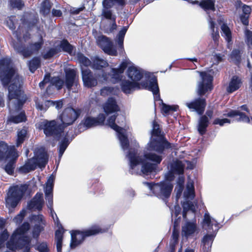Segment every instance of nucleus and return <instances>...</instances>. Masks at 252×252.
Instances as JSON below:
<instances>
[{
	"mask_svg": "<svg viewBox=\"0 0 252 252\" xmlns=\"http://www.w3.org/2000/svg\"><path fill=\"white\" fill-rule=\"evenodd\" d=\"M170 144L161 134L159 125L154 121L153 123L152 138L148 143L143 156H138L134 149L128 150L126 157L129 161V172L131 174L148 175L155 172L157 165L162 157L160 155Z\"/></svg>",
	"mask_w": 252,
	"mask_h": 252,
	"instance_id": "1",
	"label": "nucleus"
},
{
	"mask_svg": "<svg viewBox=\"0 0 252 252\" xmlns=\"http://www.w3.org/2000/svg\"><path fill=\"white\" fill-rule=\"evenodd\" d=\"M0 79L4 86L9 83L8 87V102L10 116L7 123L18 124L26 121V116L24 112L21 111L23 105L26 100V97L21 90L22 79L13 67L11 60L9 58H3L0 60Z\"/></svg>",
	"mask_w": 252,
	"mask_h": 252,
	"instance_id": "2",
	"label": "nucleus"
},
{
	"mask_svg": "<svg viewBox=\"0 0 252 252\" xmlns=\"http://www.w3.org/2000/svg\"><path fill=\"white\" fill-rule=\"evenodd\" d=\"M200 79L197 82L196 88V94L200 96L190 102L185 103L186 106L191 111L196 112L201 115L206 105V100L201 97L211 92L213 89V76L207 72H199Z\"/></svg>",
	"mask_w": 252,
	"mask_h": 252,
	"instance_id": "3",
	"label": "nucleus"
},
{
	"mask_svg": "<svg viewBox=\"0 0 252 252\" xmlns=\"http://www.w3.org/2000/svg\"><path fill=\"white\" fill-rule=\"evenodd\" d=\"M127 75L132 81L136 82L144 77L145 80L140 83L142 88L152 92L156 100L160 99L157 78L153 73L146 72L142 69L132 65L128 68Z\"/></svg>",
	"mask_w": 252,
	"mask_h": 252,
	"instance_id": "4",
	"label": "nucleus"
},
{
	"mask_svg": "<svg viewBox=\"0 0 252 252\" xmlns=\"http://www.w3.org/2000/svg\"><path fill=\"white\" fill-rule=\"evenodd\" d=\"M30 229V224L24 222L13 233L11 238L6 244L8 249L14 251L24 248L23 252H30L31 247V238L25 235V233Z\"/></svg>",
	"mask_w": 252,
	"mask_h": 252,
	"instance_id": "5",
	"label": "nucleus"
},
{
	"mask_svg": "<svg viewBox=\"0 0 252 252\" xmlns=\"http://www.w3.org/2000/svg\"><path fill=\"white\" fill-rule=\"evenodd\" d=\"M22 29V27L20 26L16 31L14 32V34L15 35L18 43H13V46L15 50L23 56L24 58H28L40 49L43 44L42 38L41 37L40 41L34 43L30 44L26 47L23 46L22 45L23 43V40L21 39L22 37H23V40L26 42L30 38V34L27 32L24 33L23 31H22V33H21Z\"/></svg>",
	"mask_w": 252,
	"mask_h": 252,
	"instance_id": "6",
	"label": "nucleus"
},
{
	"mask_svg": "<svg viewBox=\"0 0 252 252\" xmlns=\"http://www.w3.org/2000/svg\"><path fill=\"white\" fill-rule=\"evenodd\" d=\"M165 180L159 183L144 182L148 189L152 191L153 193L158 198L165 200L170 196L173 189V185L171 181L174 179V175L170 170L165 175Z\"/></svg>",
	"mask_w": 252,
	"mask_h": 252,
	"instance_id": "7",
	"label": "nucleus"
},
{
	"mask_svg": "<svg viewBox=\"0 0 252 252\" xmlns=\"http://www.w3.org/2000/svg\"><path fill=\"white\" fill-rule=\"evenodd\" d=\"M116 120L117 123L121 126L125 124V118L124 116L118 115L116 116L114 114L108 119L106 124L117 132L121 148L125 151L128 149L129 147V142L126 132V127L123 128L121 126H118L115 123Z\"/></svg>",
	"mask_w": 252,
	"mask_h": 252,
	"instance_id": "8",
	"label": "nucleus"
},
{
	"mask_svg": "<svg viewBox=\"0 0 252 252\" xmlns=\"http://www.w3.org/2000/svg\"><path fill=\"white\" fill-rule=\"evenodd\" d=\"M48 160V157L44 149H38L34 151V156L28 159L25 164L20 167L19 172L22 173H27L35 170L37 167L40 168H44Z\"/></svg>",
	"mask_w": 252,
	"mask_h": 252,
	"instance_id": "9",
	"label": "nucleus"
},
{
	"mask_svg": "<svg viewBox=\"0 0 252 252\" xmlns=\"http://www.w3.org/2000/svg\"><path fill=\"white\" fill-rule=\"evenodd\" d=\"M202 226L203 229L208 232V234L204 236L202 240L204 247L208 251L212 246L216 233L219 230V226L217 221L211 217L208 212L204 214Z\"/></svg>",
	"mask_w": 252,
	"mask_h": 252,
	"instance_id": "10",
	"label": "nucleus"
},
{
	"mask_svg": "<svg viewBox=\"0 0 252 252\" xmlns=\"http://www.w3.org/2000/svg\"><path fill=\"white\" fill-rule=\"evenodd\" d=\"M108 229V228H102L98 226H94L83 231L79 230L72 231L71 232L70 246L71 249H74L80 245L84 241L86 237L106 232Z\"/></svg>",
	"mask_w": 252,
	"mask_h": 252,
	"instance_id": "11",
	"label": "nucleus"
},
{
	"mask_svg": "<svg viewBox=\"0 0 252 252\" xmlns=\"http://www.w3.org/2000/svg\"><path fill=\"white\" fill-rule=\"evenodd\" d=\"M28 188L27 185H21L11 187L5 198L6 206L10 213L13 212Z\"/></svg>",
	"mask_w": 252,
	"mask_h": 252,
	"instance_id": "12",
	"label": "nucleus"
},
{
	"mask_svg": "<svg viewBox=\"0 0 252 252\" xmlns=\"http://www.w3.org/2000/svg\"><path fill=\"white\" fill-rule=\"evenodd\" d=\"M45 198L47 201V206L50 210L51 216H52L55 225L59 228L55 233V239L56 242L57 250L58 252H62V241L63 233L62 230L60 229L61 224L59 222V220L54 212L53 209V191L45 192Z\"/></svg>",
	"mask_w": 252,
	"mask_h": 252,
	"instance_id": "13",
	"label": "nucleus"
},
{
	"mask_svg": "<svg viewBox=\"0 0 252 252\" xmlns=\"http://www.w3.org/2000/svg\"><path fill=\"white\" fill-rule=\"evenodd\" d=\"M184 196L186 200L183 203V217L186 218V212L190 210L192 213L195 211V206L190 201L195 196L194 188L192 182H189L186 186V189L184 192Z\"/></svg>",
	"mask_w": 252,
	"mask_h": 252,
	"instance_id": "14",
	"label": "nucleus"
},
{
	"mask_svg": "<svg viewBox=\"0 0 252 252\" xmlns=\"http://www.w3.org/2000/svg\"><path fill=\"white\" fill-rule=\"evenodd\" d=\"M80 113L79 110H75L72 107H67L64 109L59 116L62 123L61 125L63 128L72 125L79 117Z\"/></svg>",
	"mask_w": 252,
	"mask_h": 252,
	"instance_id": "15",
	"label": "nucleus"
},
{
	"mask_svg": "<svg viewBox=\"0 0 252 252\" xmlns=\"http://www.w3.org/2000/svg\"><path fill=\"white\" fill-rule=\"evenodd\" d=\"M81 76L84 86L89 88L96 86L100 77V74L93 73L90 69L83 67L81 68Z\"/></svg>",
	"mask_w": 252,
	"mask_h": 252,
	"instance_id": "16",
	"label": "nucleus"
},
{
	"mask_svg": "<svg viewBox=\"0 0 252 252\" xmlns=\"http://www.w3.org/2000/svg\"><path fill=\"white\" fill-rule=\"evenodd\" d=\"M97 45L107 54L111 56H117V51L113 43L107 37L101 35L96 39Z\"/></svg>",
	"mask_w": 252,
	"mask_h": 252,
	"instance_id": "17",
	"label": "nucleus"
},
{
	"mask_svg": "<svg viewBox=\"0 0 252 252\" xmlns=\"http://www.w3.org/2000/svg\"><path fill=\"white\" fill-rule=\"evenodd\" d=\"M40 126L47 136L58 135L62 132L63 129L62 125L57 126L55 121L44 120L41 123Z\"/></svg>",
	"mask_w": 252,
	"mask_h": 252,
	"instance_id": "18",
	"label": "nucleus"
},
{
	"mask_svg": "<svg viewBox=\"0 0 252 252\" xmlns=\"http://www.w3.org/2000/svg\"><path fill=\"white\" fill-rule=\"evenodd\" d=\"M30 219L32 222L34 223L32 231V237L37 239L40 232L43 230L45 225L44 218L41 214L32 215L31 216Z\"/></svg>",
	"mask_w": 252,
	"mask_h": 252,
	"instance_id": "19",
	"label": "nucleus"
},
{
	"mask_svg": "<svg viewBox=\"0 0 252 252\" xmlns=\"http://www.w3.org/2000/svg\"><path fill=\"white\" fill-rule=\"evenodd\" d=\"M170 166V171L173 174H176L181 175L184 173L185 167L191 169L193 168V164L191 162L184 160L183 161L176 160L173 161Z\"/></svg>",
	"mask_w": 252,
	"mask_h": 252,
	"instance_id": "20",
	"label": "nucleus"
},
{
	"mask_svg": "<svg viewBox=\"0 0 252 252\" xmlns=\"http://www.w3.org/2000/svg\"><path fill=\"white\" fill-rule=\"evenodd\" d=\"M19 155L14 146H10L8 153L6 157V159L8 162L5 167V171L9 175H12L14 169V163Z\"/></svg>",
	"mask_w": 252,
	"mask_h": 252,
	"instance_id": "21",
	"label": "nucleus"
},
{
	"mask_svg": "<svg viewBox=\"0 0 252 252\" xmlns=\"http://www.w3.org/2000/svg\"><path fill=\"white\" fill-rule=\"evenodd\" d=\"M198 227L195 221H187L182 226V235L183 237L188 238L193 236L194 233H198Z\"/></svg>",
	"mask_w": 252,
	"mask_h": 252,
	"instance_id": "22",
	"label": "nucleus"
},
{
	"mask_svg": "<svg viewBox=\"0 0 252 252\" xmlns=\"http://www.w3.org/2000/svg\"><path fill=\"white\" fill-rule=\"evenodd\" d=\"M64 84L69 91L75 86L76 87L78 84V79L76 77V72L74 69H69L65 71V80Z\"/></svg>",
	"mask_w": 252,
	"mask_h": 252,
	"instance_id": "23",
	"label": "nucleus"
},
{
	"mask_svg": "<svg viewBox=\"0 0 252 252\" xmlns=\"http://www.w3.org/2000/svg\"><path fill=\"white\" fill-rule=\"evenodd\" d=\"M122 91L126 94H129L133 91L140 89L142 87L139 82L130 81L128 80H123L121 83Z\"/></svg>",
	"mask_w": 252,
	"mask_h": 252,
	"instance_id": "24",
	"label": "nucleus"
},
{
	"mask_svg": "<svg viewBox=\"0 0 252 252\" xmlns=\"http://www.w3.org/2000/svg\"><path fill=\"white\" fill-rule=\"evenodd\" d=\"M43 194L37 192L28 204V208L32 210H41L44 205Z\"/></svg>",
	"mask_w": 252,
	"mask_h": 252,
	"instance_id": "25",
	"label": "nucleus"
},
{
	"mask_svg": "<svg viewBox=\"0 0 252 252\" xmlns=\"http://www.w3.org/2000/svg\"><path fill=\"white\" fill-rule=\"evenodd\" d=\"M127 66L126 62H122L118 68H111L110 75L114 83L118 82L122 78V74Z\"/></svg>",
	"mask_w": 252,
	"mask_h": 252,
	"instance_id": "26",
	"label": "nucleus"
},
{
	"mask_svg": "<svg viewBox=\"0 0 252 252\" xmlns=\"http://www.w3.org/2000/svg\"><path fill=\"white\" fill-rule=\"evenodd\" d=\"M221 23L222 21H221ZM221 36L227 42V47L230 49L233 44L232 32L230 28L225 23H221Z\"/></svg>",
	"mask_w": 252,
	"mask_h": 252,
	"instance_id": "27",
	"label": "nucleus"
},
{
	"mask_svg": "<svg viewBox=\"0 0 252 252\" xmlns=\"http://www.w3.org/2000/svg\"><path fill=\"white\" fill-rule=\"evenodd\" d=\"M103 109L104 112L108 114L115 113L119 110L115 99L111 97L109 98L107 101L105 103L103 106Z\"/></svg>",
	"mask_w": 252,
	"mask_h": 252,
	"instance_id": "28",
	"label": "nucleus"
},
{
	"mask_svg": "<svg viewBox=\"0 0 252 252\" xmlns=\"http://www.w3.org/2000/svg\"><path fill=\"white\" fill-rule=\"evenodd\" d=\"M241 84V79L238 76H232L226 89L227 93L230 94L237 91L240 88Z\"/></svg>",
	"mask_w": 252,
	"mask_h": 252,
	"instance_id": "29",
	"label": "nucleus"
},
{
	"mask_svg": "<svg viewBox=\"0 0 252 252\" xmlns=\"http://www.w3.org/2000/svg\"><path fill=\"white\" fill-rule=\"evenodd\" d=\"M128 27V26L123 27L119 32L115 39V42L117 43L118 46V49L120 52H123L124 51V39Z\"/></svg>",
	"mask_w": 252,
	"mask_h": 252,
	"instance_id": "30",
	"label": "nucleus"
},
{
	"mask_svg": "<svg viewBox=\"0 0 252 252\" xmlns=\"http://www.w3.org/2000/svg\"><path fill=\"white\" fill-rule=\"evenodd\" d=\"M209 121L208 117L206 115L201 116L198 121L197 129L201 135L204 134L209 126Z\"/></svg>",
	"mask_w": 252,
	"mask_h": 252,
	"instance_id": "31",
	"label": "nucleus"
},
{
	"mask_svg": "<svg viewBox=\"0 0 252 252\" xmlns=\"http://www.w3.org/2000/svg\"><path fill=\"white\" fill-rule=\"evenodd\" d=\"M92 64L91 67L94 69H100L108 65L107 62L97 56L91 58Z\"/></svg>",
	"mask_w": 252,
	"mask_h": 252,
	"instance_id": "32",
	"label": "nucleus"
},
{
	"mask_svg": "<svg viewBox=\"0 0 252 252\" xmlns=\"http://www.w3.org/2000/svg\"><path fill=\"white\" fill-rule=\"evenodd\" d=\"M243 51L240 49H234L231 51L230 57L232 61L237 65H239L241 63V57Z\"/></svg>",
	"mask_w": 252,
	"mask_h": 252,
	"instance_id": "33",
	"label": "nucleus"
},
{
	"mask_svg": "<svg viewBox=\"0 0 252 252\" xmlns=\"http://www.w3.org/2000/svg\"><path fill=\"white\" fill-rule=\"evenodd\" d=\"M215 0H202L199 3V6L206 11H215Z\"/></svg>",
	"mask_w": 252,
	"mask_h": 252,
	"instance_id": "34",
	"label": "nucleus"
},
{
	"mask_svg": "<svg viewBox=\"0 0 252 252\" xmlns=\"http://www.w3.org/2000/svg\"><path fill=\"white\" fill-rule=\"evenodd\" d=\"M70 143V140L67 138L64 137L63 138L59 144V160L61 158L63 153L66 150Z\"/></svg>",
	"mask_w": 252,
	"mask_h": 252,
	"instance_id": "35",
	"label": "nucleus"
},
{
	"mask_svg": "<svg viewBox=\"0 0 252 252\" xmlns=\"http://www.w3.org/2000/svg\"><path fill=\"white\" fill-rule=\"evenodd\" d=\"M115 2L122 6L126 4L125 0H103L102 2V8L110 9L113 7Z\"/></svg>",
	"mask_w": 252,
	"mask_h": 252,
	"instance_id": "36",
	"label": "nucleus"
},
{
	"mask_svg": "<svg viewBox=\"0 0 252 252\" xmlns=\"http://www.w3.org/2000/svg\"><path fill=\"white\" fill-rule=\"evenodd\" d=\"M209 19L208 21L210 23V27L212 30V37L215 42H218L219 39L220 37L219 32L217 29H216V30L215 31V23L213 21L212 18H211V17L210 15H209Z\"/></svg>",
	"mask_w": 252,
	"mask_h": 252,
	"instance_id": "37",
	"label": "nucleus"
},
{
	"mask_svg": "<svg viewBox=\"0 0 252 252\" xmlns=\"http://www.w3.org/2000/svg\"><path fill=\"white\" fill-rule=\"evenodd\" d=\"M101 15L104 18L111 21H115L116 19V15L113 14L112 10L109 8H102Z\"/></svg>",
	"mask_w": 252,
	"mask_h": 252,
	"instance_id": "38",
	"label": "nucleus"
},
{
	"mask_svg": "<svg viewBox=\"0 0 252 252\" xmlns=\"http://www.w3.org/2000/svg\"><path fill=\"white\" fill-rule=\"evenodd\" d=\"M77 59L81 64V68L82 66H90L92 64V60H89L87 57H85L83 54L81 53H78L77 54Z\"/></svg>",
	"mask_w": 252,
	"mask_h": 252,
	"instance_id": "39",
	"label": "nucleus"
},
{
	"mask_svg": "<svg viewBox=\"0 0 252 252\" xmlns=\"http://www.w3.org/2000/svg\"><path fill=\"white\" fill-rule=\"evenodd\" d=\"M96 119L88 117L84 119L79 126H81L82 125H83L86 128H88L94 126H96Z\"/></svg>",
	"mask_w": 252,
	"mask_h": 252,
	"instance_id": "40",
	"label": "nucleus"
},
{
	"mask_svg": "<svg viewBox=\"0 0 252 252\" xmlns=\"http://www.w3.org/2000/svg\"><path fill=\"white\" fill-rule=\"evenodd\" d=\"M10 148V147H9L4 142H0V161L6 158Z\"/></svg>",
	"mask_w": 252,
	"mask_h": 252,
	"instance_id": "41",
	"label": "nucleus"
},
{
	"mask_svg": "<svg viewBox=\"0 0 252 252\" xmlns=\"http://www.w3.org/2000/svg\"><path fill=\"white\" fill-rule=\"evenodd\" d=\"M51 8V5L48 0H44L41 3L40 12L44 16L47 15L50 13Z\"/></svg>",
	"mask_w": 252,
	"mask_h": 252,
	"instance_id": "42",
	"label": "nucleus"
},
{
	"mask_svg": "<svg viewBox=\"0 0 252 252\" xmlns=\"http://www.w3.org/2000/svg\"><path fill=\"white\" fill-rule=\"evenodd\" d=\"M178 105H168L163 104L162 106V111L165 115H169L173 112L176 111L178 109Z\"/></svg>",
	"mask_w": 252,
	"mask_h": 252,
	"instance_id": "43",
	"label": "nucleus"
},
{
	"mask_svg": "<svg viewBox=\"0 0 252 252\" xmlns=\"http://www.w3.org/2000/svg\"><path fill=\"white\" fill-rule=\"evenodd\" d=\"M60 47L63 51L69 54H71L73 50V46L66 40H63L61 41Z\"/></svg>",
	"mask_w": 252,
	"mask_h": 252,
	"instance_id": "44",
	"label": "nucleus"
},
{
	"mask_svg": "<svg viewBox=\"0 0 252 252\" xmlns=\"http://www.w3.org/2000/svg\"><path fill=\"white\" fill-rule=\"evenodd\" d=\"M40 61L38 58H34L29 62V67L30 71L33 73L35 70L39 66Z\"/></svg>",
	"mask_w": 252,
	"mask_h": 252,
	"instance_id": "45",
	"label": "nucleus"
},
{
	"mask_svg": "<svg viewBox=\"0 0 252 252\" xmlns=\"http://www.w3.org/2000/svg\"><path fill=\"white\" fill-rule=\"evenodd\" d=\"M27 135V130L25 129H22L18 131L17 139L16 141V146L19 147L22 143H23Z\"/></svg>",
	"mask_w": 252,
	"mask_h": 252,
	"instance_id": "46",
	"label": "nucleus"
},
{
	"mask_svg": "<svg viewBox=\"0 0 252 252\" xmlns=\"http://www.w3.org/2000/svg\"><path fill=\"white\" fill-rule=\"evenodd\" d=\"M55 178V177L53 174L49 176L46 183L44 192L53 191Z\"/></svg>",
	"mask_w": 252,
	"mask_h": 252,
	"instance_id": "47",
	"label": "nucleus"
},
{
	"mask_svg": "<svg viewBox=\"0 0 252 252\" xmlns=\"http://www.w3.org/2000/svg\"><path fill=\"white\" fill-rule=\"evenodd\" d=\"M53 101L46 100L43 103L36 102V108L41 111H46L49 107L52 106Z\"/></svg>",
	"mask_w": 252,
	"mask_h": 252,
	"instance_id": "48",
	"label": "nucleus"
},
{
	"mask_svg": "<svg viewBox=\"0 0 252 252\" xmlns=\"http://www.w3.org/2000/svg\"><path fill=\"white\" fill-rule=\"evenodd\" d=\"M64 83V81L59 77H54L51 80V84L53 86H55L58 90H60Z\"/></svg>",
	"mask_w": 252,
	"mask_h": 252,
	"instance_id": "49",
	"label": "nucleus"
},
{
	"mask_svg": "<svg viewBox=\"0 0 252 252\" xmlns=\"http://www.w3.org/2000/svg\"><path fill=\"white\" fill-rule=\"evenodd\" d=\"M10 5L13 8L21 9L24 4L21 0H10Z\"/></svg>",
	"mask_w": 252,
	"mask_h": 252,
	"instance_id": "50",
	"label": "nucleus"
},
{
	"mask_svg": "<svg viewBox=\"0 0 252 252\" xmlns=\"http://www.w3.org/2000/svg\"><path fill=\"white\" fill-rule=\"evenodd\" d=\"M26 214V211L23 209L20 211V213L18 214L13 220V221L17 224L21 223Z\"/></svg>",
	"mask_w": 252,
	"mask_h": 252,
	"instance_id": "51",
	"label": "nucleus"
},
{
	"mask_svg": "<svg viewBox=\"0 0 252 252\" xmlns=\"http://www.w3.org/2000/svg\"><path fill=\"white\" fill-rule=\"evenodd\" d=\"M15 21L16 17L14 16L10 17L6 21V25L10 29L13 30L15 29Z\"/></svg>",
	"mask_w": 252,
	"mask_h": 252,
	"instance_id": "52",
	"label": "nucleus"
},
{
	"mask_svg": "<svg viewBox=\"0 0 252 252\" xmlns=\"http://www.w3.org/2000/svg\"><path fill=\"white\" fill-rule=\"evenodd\" d=\"M114 89L110 87H104L100 91V94L105 96L111 94L112 93Z\"/></svg>",
	"mask_w": 252,
	"mask_h": 252,
	"instance_id": "53",
	"label": "nucleus"
},
{
	"mask_svg": "<svg viewBox=\"0 0 252 252\" xmlns=\"http://www.w3.org/2000/svg\"><path fill=\"white\" fill-rule=\"evenodd\" d=\"M8 237V234L7 231H3L0 234V248L4 246V242Z\"/></svg>",
	"mask_w": 252,
	"mask_h": 252,
	"instance_id": "54",
	"label": "nucleus"
},
{
	"mask_svg": "<svg viewBox=\"0 0 252 252\" xmlns=\"http://www.w3.org/2000/svg\"><path fill=\"white\" fill-rule=\"evenodd\" d=\"M57 52V51L55 48L50 49L45 54L43 55V57L45 59H50Z\"/></svg>",
	"mask_w": 252,
	"mask_h": 252,
	"instance_id": "55",
	"label": "nucleus"
},
{
	"mask_svg": "<svg viewBox=\"0 0 252 252\" xmlns=\"http://www.w3.org/2000/svg\"><path fill=\"white\" fill-rule=\"evenodd\" d=\"M179 189L177 190V198H178L180 197V196L181 194L182 189H183V184L184 182V179L183 177H180L179 178Z\"/></svg>",
	"mask_w": 252,
	"mask_h": 252,
	"instance_id": "56",
	"label": "nucleus"
},
{
	"mask_svg": "<svg viewBox=\"0 0 252 252\" xmlns=\"http://www.w3.org/2000/svg\"><path fill=\"white\" fill-rule=\"evenodd\" d=\"M36 249L39 252H48V248L46 243H42L37 246Z\"/></svg>",
	"mask_w": 252,
	"mask_h": 252,
	"instance_id": "57",
	"label": "nucleus"
},
{
	"mask_svg": "<svg viewBox=\"0 0 252 252\" xmlns=\"http://www.w3.org/2000/svg\"><path fill=\"white\" fill-rule=\"evenodd\" d=\"M96 119V125H102L104 123V122L105 119V115L103 114H99L97 118H94Z\"/></svg>",
	"mask_w": 252,
	"mask_h": 252,
	"instance_id": "58",
	"label": "nucleus"
},
{
	"mask_svg": "<svg viewBox=\"0 0 252 252\" xmlns=\"http://www.w3.org/2000/svg\"><path fill=\"white\" fill-rule=\"evenodd\" d=\"M247 42L248 45L252 46V32L248 30L246 33Z\"/></svg>",
	"mask_w": 252,
	"mask_h": 252,
	"instance_id": "59",
	"label": "nucleus"
},
{
	"mask_svg": "<svg viewBox=\"0 0 252 252\" xmlns=\"http://www.w3.org/2000/svg\"><path fill=\"white\" fill-rule=\"evenodd\" d=\"M242 15H247L249 16L251 13V8L250 6L244 4L242 6Z\"/></svg>",
	"mask_w": 252,
	"mask_h": 252,
	"instance_id": "60",
	"label": "nucleus"
},
{
	"mask_svg": "<svg viewBox=\"0 0 252 252\" xmlns=\"http://www.w3.org/2000/svg\"><path fill=\"white\" fill-rule=\"evenodd\" d=\"M249 16L247 15L241 14L240 16V20L242 23L245 26H248L249 23Z\"/></svg>",
	"mask_w": 252,
	"mask_h": 252,
	"instance_id": "61",
	"label": "nucleus"
},
{
	"mask_svg": "<svg viewBox=\"0 0 252 252\" xmlns=\"http://www.w3.org/2000/svg\"><path fill=\"white\" fill-rule=\"evenodd\" d=\"M50 81V75L46 74L45 76V77L44 78V80L40 82L39 84V86L41 88H42L44 87V85L45 83L49 82Z\"/></svg>",
	"mask_w": 252,
	"mask_h": 252,
	"instance_id": "62",
	"label": "nucleus"
},
{
	"mask_svg": "<svg viewBox=\"0 0 252 252\" xmlns=\"http://www.w3.org/2000/svg\"><path fill=\"white\" fill-rule=\"evenodd\" d=\"M52 106H55L57 109L59 110L63 107V103L62 100H59L57 101H53V104H52Z\"/></svg>",
	"mask_w": 252,
	"mask_h": 252,
	"instance_id": "63",
	"label": "nucleus"
},
{
	"mask_svg": "<svg viewBox=\"0 0 252 252\" xmlns=\"http://www.w3.org/2000/svg\"><path fill=\"white\" fill-rule=\"evenodd\" d=\"M84 8V7H81L80 8H72L70 9L71 13L74 14H77L81 11H82Z\"/></svg>",
	"mask_w": 252,
	"mask_h": 252,
	"instance_id": "64",
	"label": "nucleus"
}]
</instances>
